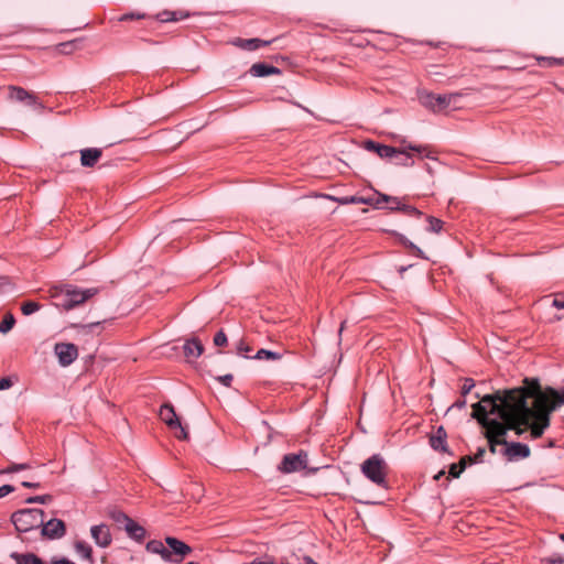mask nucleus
I'll list each match as a JSON object with an SVG mask.
<instances>
[{
	"label": "nucleus",
	"instance_id": "nucleus-23",
	"mask_svg": "<svg viewBox=\"0 0 564 564\" xmlns=\"http://www.w3.org/2000/svg\"><path fill=\"white\" fill-rule=\"evenodd\" d=\"M362 148L367 151L375 152L379 158H388V145L383 143H379L373 140H365L362 142Z\"/></svg>",
	"mask_w": 564,
	"mask_h": 564
},
{
	"label": "nucleus",
	"instance_id": "nucleus-36",
	"mask_svg": "<svg viewBox=\"0 0 564 564\" xmlns=\"http://www.w3.org/2000/svg\"><path fill=\"white\" fill-rule=\"evenodd\" d=\"M53 500V497L51 495H41V496H32L29 497L25 502L26 503H41L46 505L50 503Z\"/></svg>",
	"mask_w": 564,
	"mask_h": 564
},
{
	"label": "nucleus",
	"instance_id": "nucleus-26",
	"mask_svg": "<svg viewBox=\"0 0 564 564\" xmlns=\"http://www.w3.org/2000/svg\"><path fill=\"white\" fill-rule=\"evenodd\" d=\"M74 549L82 558L88 560L89 563H93V549L89 544L84 541H76Z\"/></svg>",
	"mask_w": 564,
	"mask_h": 564
},
{
	"label": "nucleus",
	"instance_id": "nucleus-25",
	"mask_svg": "<svg viewBox=\"0 0 564 564\" xmlns=\"http://www.w3.org/2000/svg\"><path fill=\"white\" fill-rule=\"evenodd\" d=\"M11 557L15 560V564H44V562L34 553H12Z\"/></svg>",
	"mask_w": 564,
	"mask_h": 564
},
{
	"label": "nucleus",
	"instance_id": "nucleus-43",
	"mask_svg": "<svg viewBox=\"0 0 564 564\" xmlns=\"http://www.w3.org/2000/svg\"><path fill=\"white\" fill-rule=\"evenodd\" d=\"M484 454H485V448H478L477 454L474 457L471 456V462L467 460V465H471V464L481 462Z\"/></svg>",
	"mask_w": 564,
	"mask_h": 564
},
{
	"label": "nucleus",
	"instance_id": "nucleus-20",
	"mask_svg": "<svg viewBox=\"0 0 564 564\" xmlns=\"http://www.w3.org/2000/svg\"><path fill=\"white\" fill-rule=\"evenodd\" d=\"M249 73L253 77H265L273 74H280L281 70L278 67L267 63H256L250 67Z\"/></svg>",
	"mask_w": 564,
	"mask_h": 564
},
{
	"label": "nucleus",
	"instance_id": "nucleus-53",
	"mask_svg": "<svg viewBox=\"0 0 564 564\" xmlns=\"http://www.w3.org/2000/svg\"><path fill=\"white\" fill-rule=\"evenodd\" d=\"M550 61V63L552 64H561L562 63V59H558V58H547Z\"/></svg>",
	"mask_w": 564,
	"mask_h": 564
},
{
	"label": "nucleus",
	"instance_id": "nucleus-28",
	"mask_svg": "<svg viewBox=\"0 0 564 564\" xmlns=\"http://www.w3.org/2000/svg\"><path fill=\"white\" fill-rule=\"evenodd\" d=\"M188 14L181 11H163L158 14L161 22H174L186 18Z\"/></svg>",
	"mask_w": 564,
	"mask_h": 564
},
{
	"label": "nucleus",
	"instance_id": "nucleus-56",
	"mask_svg": "<svg viewBox=\"0 0 564 564\" xmlns=\"http://www.w3.org/2000/svg\"><path fill=\"white\" fill-rule=\"evenodd\" d=\"M441 475H443V471H440V474H437V476H435V479H438V477H441Z\"/></svg>",
	"mask_w": 564,
	"mask_h": 564
},
{
	"label": "nucleus",
	"instance_id": "nucleus-48",
	"mask_svg": "<svg viewBox=\"0 0 564 564\" xmlns=\"http://www.w3.org/2000/svg\"><path fill=\"white\" fill-rule=\"evenodd\" d=\"M466 406V400H457L455 403L452 404V406L448 408V411L452 409H464Z\"/></svg>",
	"mask_w": 564,
	"mask_h": 564
},
{
	"label": "nucleus",
	"instance_id": "nucleus-17",
	"mask_svg": "<svg viewBox=\"0 0 564 564\" xmlns=\"http://www.w3.org/2000/svg\"><path fill=\"white\" fill-rule=\"evenodd\" d=\"M160 419L171 429L181 426V421L171 404H164L161 406Z\"/></svg>",
	"mask_w": 564,
	"mask_h": 564
},
{
	"label": "nucleus",
	"instance_id": "nucleus-3",
	"mask_svg": "<svg viewBox=\"0 0 564 564\" xmlns=\"http://www.w3.org/2000/svg\"><path fill=\"white\" fill-rule=\"evenodd\" d=\"M44 511L39 508L21 509L12 513L11 521L20 532L39 529L43 524Z\"/></svg>",
	"mask_w": 564,
	"mask_h": 564
},
{
	"label": "nucleus",
	"instance_id": "nucleus-9",
	"mask_svg": "<svg viewBox=\"0 0 564 564\" xmlns=\"http://www.w3.org/2000/svg\"><path fill=\"white\" fill-rule=\"evenodd\" d=\"M307 467V454L300 452L297 454L291 453L283 456L279 470L284 474H291L303 470Z\"/></svg>",
	"mask_w": 564,
	"mask_h": 564
},
{
	"label": "nucleus",
	"instance_id": "nucleus-2",
	"mask_svg": "<svg viewBox=\"0 0 564 564\" xmlns=\"http://www.w3.org/2000/svg\"><path fill=\"white\" fill-rule=\"evenodd\" d=\"M478 404H479V402L473 404L471 416L474 419H477V421L486 429L487 437H488L489 445H490V451L492 453H495L497 451V446L501 445L505 447V451H503L505 455L510 460L529 457L530 447L527 444L517 443V442L508 443L505 440H500V437L505 436L507 431H509L510 429H508L503 434H500V433H498V431H495L494 429H491V426L485 422V413H484L485 411L480 410L479 413H476V408L478 406ZM512 430L516 431L514 429H512ZM516 433L518 434L517 431H516Z\"/></svg>",
	"mask_w": 564,
	"mask_h": 564
},
{
	"label": "nucleus",
	"instance_id": "nucleus-19",
	"mask_svg": "<svg viewBox=\"0 0 564 564\" xmlns=\"http://www.w3.org/2000/svg\"><path fill=\"white\" fill-rule=\"evenodd\" d=\"M447 433L443 426H438L436 433L430 437V445L434 451L447 452Z\"/></svg>",
	"mask_w": 564,
	"mask_h": 564
},
{
	"label": "nucleus",
	"instance_id": "nucleus-52",
	"mask_svg": "<svg viewBox=\"0 0 564 564\" xmlns=\"http://www.w3.org/2000/svg\"><path fill=\"white\" fill-rule=\"evenodd\" d=\"M303 564H317V563L310 556H303Z\"/></svg>",
	"mask_w": 564,
	"mask_h": 564
},
{
	"label": "nucleus",
	"instance_id": "nucleus-4",
	"mask_svg": "<svg viewBox=\"0 0 564 564\" xmlns=\"http://www.w3.org/2000/svg\"><path fill=\"white\" fill-rule=\"evenodd\" d=\"M402 148L398 149L390 145V163L409 166L414 163L411 152H417L427 159H434L432 152L423 145H412L402 142Z\"/></svg>",
	"mask_w": 564,
	"mask_h": 564
},
{
	"label": "nucleus",
	"instance_id": "nucleus-54",
	"mask_svg": "<svg viewBox=\"0 0 564 564\" xmlns=\"http://www.w3.org/2000/svg\"><path fill=\"white\" fill-rule=\"evenodd\" d=\"M345 323H346V322H343V323L340 324V327H339V330H338V335H339V336L341 335V333H343V330H344Z\"/></svg>",
	"mask_w": 564,
	"mask_h": 564
},
{
	"label": "nucleus",
	"instance_id": "nucleus-21",
	"mask_svg": "<svg viewBox=\"0 0 564 564\" xmlns=\"http://www.w3.org/2000/svg\"><path fill=\"white\" fill-rule=\"evenodd\" d=\"M389 202H390V212L399 210V212H403L404 214L410 215V216H415V217L421 216L420 210H417L415 207H413L411 205L405 204L398 197L390 196Z\"/></svg>",
	"mask_w": 564,
	"mask_h": 564
},
{
	"label": "nucleus",
	"instance_id": "nucleus-34",
	"mask_svg": "<svg viewBox=\"0 0 564 564\" xmlns=\"http://www.w3.org/2000/svg\"><path fill=\"white\" fill-rule=\"evenodd\" d=\"M427 223H429V226H427V231H431V232H434V234H440L442 228H443V221L436 217H433V216H429L427 217Z\"/></svg>",
	"mask_w": 564,
	"mask_h": 564
},
{
	"label": "nucleus",
	"instance_id": "nucleus-40",
	"mask_svg": "<svg viewBox=\"0 0 564 564\" xmlns=\"http://www.w3.org/2000/svg\"><path fill=\"white\" fill-rule=\"evenodd\" d=\"M251 351V348L246 344L243 343L242 340L239 341L238 346H237V352L238 355L245 357V358H249L248 354Z\"/></svg>",
	"mask_w": 564,
	"mask_h": 564
},
{
	"label": "nucleus",
	"instance_id": "nucleus-51",
	"mask_svg": "<svg viewBox=\"0 0 564 564\" xmlns=\"http://www.w3.org/2000/svg\"><path fill=\"white\" fill-rule=\"evenodd\" d=\"M22 486L25 488H39L40 482L22 481Z\"/></svg>",
	"mask_w": 564,
	"mask_h": 564
},
{
	"label": "nucleus",
	"instance_id": "nucleus-47",
	"mask_svg": "<svg viewBox=\"0 0 564 564\" xmlns=\"http://www.w3.org/2000/svg\"><path fill=\"white\" fill-rule=\"evenodd\" d=\"M175 429H178V434L176 435L180 440H187L188 433L186 429L181 424V426H176Z\"/></svg>",
	"mask_w": 564,
	"mask_h": 564
},
{
	"label": "nucleus",
	"instance_id": "nucleus-10",
	"mask_svg": "<svg viewBox=\"0 0 564 564\" xmlns=\"http://www.w3.org/2000/svg\"><path fill=\"white\" fill-rule=\"evenodd\" d=\"M9 98L18 102H24L39 111H43L45 109V106L39 100V98L34 94L19 86L9 87Z\"/></svg>",
	"mask_w": 564,
	"mask_h": 564
},
{
	"label": "nucleus",
	"instance_id": "nucleus-1",
	"mask_svg": "<svg viewBox=\"0 0 564 564\" xmlns=\"http://www.w3.org/2000/svg\"><path fill=\"white\" fill-rule=\"evenodd\" d=\"M562 404L564 388L541 391L538 380H533L530 388L499 390L484 395L476 413L484 410L485 422L500 434L508 429L517 430L518 435L530 430L532 438H539L550 425L551 413Z\"/></svg>",
	"mask_w": 564,
	"mask_h": 564
},
{
	"label": "nucleus",
	"instance_id": "nucleus-46",
	"mask_svg": "<svg viewBox=\"0 0 564 564\" xmlns=\"http://www.w3.org/2000/svg\"><path fill=\"white\" fill-rule=\"evenodd\" d=\"M271 562H272V558L270 556H264L263 558L256 557L254 560H252L250 562V564H271Z\"/></svg>",
	"mask_w": 564,
	"mask_h": 564
},
{
	"label": "nucleus",
	"instance_id": "nucleus-57",
	"mask_svg": "<svg viewBox=\"0 0 564 564\" xmlns=\"http://www.w3.org/2000/svg\"><path fill=\"white\" fill-rule=\"evenodd\" d=\"M441 475H443V471H440V474H437V476H435V479H438V477H441Z\"/></svg>",
	"mask_w": 564,
	"mask_h": 564
},
{
	"label": "nucleus",
	"instance_id": "nucleus-42",
	"mask_svg": "<svg viewBox=\"0 0 564 564\" xmlns=\"http://www.w3.org/2000/svg\"><path fill=\"white\" fill-rule=\"evenodd\" d=\"M552 305L558 310L564 308V294H558L553 299Z\"/></svg>",
	"mask_w": 564,
	"mask_h": 564
},
{
	"label": "nucleus",
	"instance_id": "nucleus-6",
	"mask_svg": "<svg viewBox=\"0 0 564 564\" xmlns=\"http://www.w3.org/2000/svg\"><path fill=\"white\" fill-rule=\"evenodd\" d=\"M459 97L458 94L435 95L433 93L422 91L419 100L422 106L432 111H442Z\"/></svg>",
	"mask_w": 564,
	"mask_h": 564
},
{
	"label": "nucleus",
	"instance_id": "nucleus-16",
	"mask_svg": "<svg viewBox=\"0 0 564 564\" xmlns=\"http://www.w3.org/2000/svg\"><path fill=\"white\" fill-rule=\"evenodd\" d=\"M80 164L85 167H93L102 155V150L99 148H86L80 151Z\"/></svg>",
	"mask_w": 564,
	"mask_h": 564
},
{
	"label": "nucleus",
	"instance_id": "nucleus-45",
	"mask_svg": "<svg viewBox=\"0 0 564 564\" xmlns=\"http://www.w3.org/2000/svg\"><path fill=\"white\" fill-rule=\"evenodd\" d=\"M12 386V381L8 377L0 378V391L7 390Z\"/></svg>",
	"mask_w": 564,
	"mask_h": 564
},
{
	"label": "nucleus",
	"instance_id": "nucleus-38",
	"mask_svg": "<svg viewBox=\"0 0 564 564\" xmlns=\"http://www.w3.org/2000/svg\"><path fill=\"white\" fill-rule=\"evenodd\" d=\"M214 344L218 347L225 346L227 344V336L224 330H219L216 333L214 337Z\"/></svg>",
	"mask_w": 564,
	"mask_h": 564
},
{
	"label": "nucleus",
	"instance_id": "nucleus-55",
	"mask_svg": "<svg viewBox=\"0 0 564 564\" xmlns=\"http://www.w3.org/2000/svg\"><path fill=\"white\" fill-rule=\"evenodd\" d=\"M399 270H400V272H403L406 270V267H401Z\"/></svg>",
	"mask_w": 564,
	"mask_h": 564
},
{
	"label": "nucleus",
	"instance_id": "nucleus-13",
	"mask_svg": "<svg viewBox=\"0 0 564 564\" xmlns=\"http://www.w3.org/2000/svg\"><path fill=\"white\" fill-rule=\"evenodd\" d=\"M165 543L169 546L167 550L172 554V557L180 560V563L193 551L188 544L174 536H166Z\"/></svg>",
	"mask_w": 564,
	"mask_h": 564
},
{
	"label": "nucleus",
	"instance_id": "nucleus-44",
	"mask_svg": "<svg viewBox=\"0 0 564 564\" xmlns=\"http://www.w3.org/2000/svg\"><path fill=\"white\" fill-rule=\"evenodd\" d=\"M14 491V487L12 485H2L0 487V499L8 496L9 494Z\"/></svg>",
	"mask_w": 564,
	"mask_h": 564
},
{
	"label": "nucleus",
	"instance_id": "nucleus-59",
	"mask_svg": "<svg viewBox=\"0 0 564 564\" xmlns=\"http://www.w3.org/2000/svg\"><path fill=\"white\" fill-rule=\"evenodd\" d=\"M186 564H199L197 562H187Z\"/></svg>",
	"mask_w": 564,
	"mask_h": 564
},
{
	"label": "nucleus",
	"instance_id": "nucleus-24",
	"mask_svg": "<svg viewBox=\"0 0 564 564\" xmlns=\"http://www.w3.org/2000/svg\"><path fill=\"white\" fill-rule=\"evenodd\" d=\"M390 236L395 237V239L398 240L399 243H401L405 248L412 250L417 258H421V259H425L426 258L424 256V252L416 245H414L406 237H404L403 235H401V234H399L397 231L390 230Z\"/></svg>",
	"mask_w": 564,
	"mask_h": 564
},
{
	"label": "nucleus",
	"instance_id": "nucleus-35",
	"mask_svg": "<svg viewBox=\"0 0 564 564\" xmlns=\"http://www.w3.org/2000/svg\"><path fill=\"white\" fill-rule=\"evenodd\" d=\"M30 468V465L29 464H11L9 465L7 468L4 469H1L0 470V475H3V474H11V473H18V471H21V470H25Z\"/></svg>",
	"mask_w": 564,
	"mask_h": 564
},
{
	"label": "nucleus",
	"instance_id": "nucleus-14",
	"mask_svg": "<svg viewBox=\"0 0 564 564\" xmlns=\"http://www.w3.org/2000/svg\"><path fill=\"white\" fill-rule=\"evenodd\" d=\"M90 535L99 547H108L112 542V536L109 527L105 523L93 525L90 528Z\"/></svg>",
	"mask_w": 564,
	"mask_h": 564
},
{
	"label": "nucleus",
	"instance_id": "nucleus-18",
	"mask_svg": "<svg viewBox=\"0 0 564 564\" xmlns=\"http://www.w3.org/2000/svg\"><path fill=\"white\" fill-rule=\"evenodd\" d=\"M183 351L187 358H198L204 351V346L198 338L193 337L184 343Z\"/></svg>",
	"mask_w": 564,
	"mask_h": 564
},
{
	"label": "nucleus",
	"instance_id": "nucleus-8",
	"mask_svg": "<svg viewBox=\"0 0 564 564\" xmlns=\"http://www.w3.org/2000/svg\"><path fill=\"white\" fill-rule=\"evenodd\" d=\"M337 200L343 205L367 204V205H372L376 208L383 209V208H386V206L388 204V194H381V193L375 192L367 196H357V195L345 196V197L338 198Z\"/></svg>",
	"mask_w": 564,
	"mask_h": 564
},
{
	"label": "nucleus",
	"instance_id": "nucleus-15",
	"mask_svg": "<svg viewBox=\"0 0 564 564\" xmlns=\"http://www.w3.org/2000/svg\"><path fill=\"white\" fill-rule=\"evenodd\" d=\"M145 549L150 553L159 554L162 557V560L166 563L180 564V560H175L174 557H172V554L159 540L149 541L145 545Z\"/></svg>",
	"mask_w": 564,
	"mask_h": 564
},
{
	"label": "nucleus",
	"instance_id": "nucleus-50",
	"mask_svg": "<svg viewBox=\"0 0 564 564\" xmlns=\"http://www.w3.org/2000/svg\"><path fill=\"white\" fill-rule=\"evenodd\" d=\"M52 564H76L66 557L53 558Z\"/></svg>",
	"mask_w": 564,
	"mask_h": 564
},
{
	"label": "nucleus",
	"instance_id": "nucleus-7",
	"mask_svg": "<svg viewBox=\"0 0 564 564\" xmlns=\"http://www.w3.org/2000/svg\"><path fill=\"white\" fill-rule=\"evenodd\" d=\"M97 293L95 289H72L66 290V293L62 297L61 302L56 303L57 307H62L65 311H70L84 303Z\"/></svg>",
	"mask_w": 564,
	"mask_h": 564
},
{
	"label": "nucleus",
	"instance_id": "nucleus-31",
	"mask_svg": "<svg viewBox=\"0 0 564 564\" xmlns=\"http://www.w3.org/2000/svg\"><path fill=\"white\" fill-rule=\"evenodd\" d=\"M14 324H15V318H14L13 314L7 313L0 323V333L7 334L8 332H10L13 328Z\"/></svg>",
	"mask_w": 564,
	"mask_h": 564
},
{
	"label": "nucleus",
	"instance_id": "nucleus-29",
	"mask_svg": "<svg viewBox=\"0 0 564 564\" xmlns=\"http://www.w3.org/2000/svg\"><path fill=\"white\" fill-rule=\"evenodd\" d=\"M109 517L117 524H122L123 529L126 528V525H128L129 522L132 521V519L127 513H124L121 510H112V511H110Z\"/></svg>",
	"mask_w": 564,
	"mask_h": 564
},
{
	"label": "nucleus",
	"instance_id": "nucleus-27",
	"mask_svg": "<svg viewBox=\"0 0 564 564\" xmlns=\"http://www.w3.org/2000/svg\"><path fill=\"white\" fill-rule=\"evenodd\" d=\"M269 43V41H262L260 39L238 40V45L248 51H257Z\"/></svg>",
	"mask_w": 564,
	"mask_h": 564
},
{
	"label": "nucleus",
	"instance_id": "nucleus-60",
	"mask_svg": "<svg viewBox=\"0 0 564 564\" xmlns=\"http://www.w3.org/2000/svg\"><path fill=\"white\" fill-rule=\"evenodd\" d=\"M561 540L564 541V534L561 535Z\"/></svg>",
	"mask_w": 564,
	"mask_h": 564
},
{
	"label": "nucleus",
	"instance_id": "nucleus-30",
	"mask_svg": "<svg viewBox=\"0 0 564 564\" xmlns=\"http://www.w3.org/2000/svg\"><path fill=\"white\" fill-rule=\"evenodd\" d=\"M467 460H470L471 462V456H464L460 462H459V465L457 464H453L449 468V475L457 478L459 477V475L465 470V468L468 466L467 465Z\"/></svg>",
	"mask_w": 564,
	"mask_h": 564
},
{
	"label": "nucleus",
	"instance_id": "nucleus-39",
	"mask_svg": "<svg viewBox=\"0 0 564 564\" xmlns=\"http://www.w3.org/2000/svg\"><path fill=\"white\" fill-rule=\"evenodd\" d=\"M474 387H475L474 380L471 378H465L463 386H462V394L463 395L468 394Z\"/></svg>",
	"mask_w": 564,
	"mask_h": 564
},
{
	"label": "nucleus",
	"instance_id": "nucleus-49",
	"mask_svg": "<svg viewBox=\"0 0 564 564\" xmlns=\"http://www.w3.org/2000/svg\"><path fill=\"white\" fill-rule=\"evenodd\" d=\"M73 46H74L73 42H65V43H61L58 45L59 51L63 52V53H67L68 48H72Z\"/></svg>",
	"mask_w": 564,
	"mask_h": 564
},
{
	"label": "nucleus",
	"instance_id": "nucleus-32",
	"mask_svg": "<svg viewBox=\"0 0 564 564\" xmlns=\"http://www.w3.org/2000/svg\"><path fill=\"white\" fill-rule=\"evenodd\" d=\"M41 305L34 301H25L21 304V312L25 316H30L40 311Z\"/></svg>",
	"mask_w": 564,
	"mask_h": 564
},
{
	"label": "nucleus",
	"instance_id": "nucleus-58",
	"mask_svg": "<svg viewBox=\"0 0 564 564\" xmlns=\"http://www.w3.org/2000/svg\"><path fill=\"white\" fill-rule=\"evenodd\" d=\"M441 475H443V471H440V474H437V476H435V479H438V477H441Z\"/></svg>",
	"mask_w": 564,
	"mask_h": 564
},
{
	"label": "nucleus",
	"instance_id": "nucleus-33",
	"mask_svg": "<svg viewBox=\"0 0 564 564\" xmlns=\"http://www.w3.org/2000/svg\"><path fill=\"white\" fill-rule=\"evenodd\" d=\"M253 359H259V360H262V359H273V360H278L281 358V355L276 351H272V350H269V349H264V348H261L257 351V354L252 357Z\"/></svg>",
	"mask_w": 564,
	"mask_h": 564
},
{
	"label": "nucleus",
	"instance_id": "nucleus-61",
	"mask_svg": "<svg viewBox=\"0 0 564 564\" xmlns=\"http://www.w3.org/2000/svg\"><path fill=\"white\" fill-rule=\"evenodd\" d=\"M271 564H276V563L274 562V560H273V558H272V562H271Z\"/></svg>",
	"mask_w": 564,
	"mask_h": 564
},
{
	"label": "nucleus",
	"instance_id": "nucleus-41",
	"mask_svg": "<svg viewBox=\"0 0 564 564\" xmlns=\"http://www.w3.org/2000/svg\"><path fill=\"white\" fill-rule=\"evenodd\" d=\"M232 379H234V377L231 373L216 377V380L225 387H230Z\"/></svg>",
	"mask_w": 564,
	"mask_h": 564
},
{
	"label": "nucleus",
	"instance_id": "nucleus-22",
	"mask_svg": "<svg viewBox=\"0 0 564 564\" xmlns=\"http://www.w3.org/2000/svg\"><path fill=\"white\" fill-rule=\"evenodd\" d=\"M124 531L131 540L138 543H142L147 535L145 529L134 520H132L131 522L128 523V525H126Z\"/></svg>",
	"mask_w": 564,
	"mask_h": 564
},
{
	"label": "nucleus",
	"instance_id": "nucleus-37",
	"mask_svg": "<svg viewBox=\"0 0 564 564\" xmlns=\"http://www.w3.org/2000/svg\"><path fill=\"white\" fill-rule=\"evenodd\" d=\"M144 18H145V14H143V13L130 12V13L122 14L118 19V21L124 22V21H129V20H140V19H144Z\"/></svg>",
	"mask_w": 564,
	"mask_h": 564
},
{
	"label": "nucleus",
	"instance_id": "nucleus-11",
	"mask_svg": "<svg viewBox=\"0 0 564 564\" xmlns=\"http://www.w3.org/2000/svg\"><path fill=\"white\" fill-rule=\"evenodd\" d=\"M54 352L62 367L72 365L78 357L77 346L72 343H56L54 346Z\"/></svg>",
	"mask_w": 564,
	"mask_h": 564
},
{
	"label": "nucleus",
	"instance_id": "nucleus-5",
	"mask_svg": "<svg viewBox=\"0 0 564 564\" xmlns=\"http://www.w3.org/2000/svg\"><path fill=\"white\" fill-rule=\"evenodd\" d=\"M364 476L376 485H383L386 481L384 459L375 454L361 464Z\"/></svg>",
	"mask_w": 564,
	"mask_h": 564
},
{
	"label": "nucleus",
	"instance_id": "nucleus-12",
	"mask_svg": "<svg viewBox=\"0 0 564 564\" xmlns=\"http://www.w3.org/2000/svg\"><path fill=\"white\" fill-rule=\"evenodd\" d=\"M41 534L48 540H58L65 535L66 528L65 523L61 519H50L45 521L43 517V524L40 525Z\"/></svg>",
	"mask_w": 564,
	"mask_h": 564
}]
</instances>
